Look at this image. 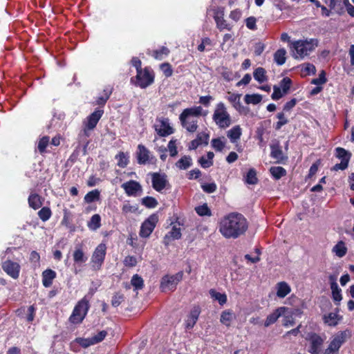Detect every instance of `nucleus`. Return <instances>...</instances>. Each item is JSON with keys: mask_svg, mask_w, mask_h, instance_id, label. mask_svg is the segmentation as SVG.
Returning a JSON list of instances; mask_svg holds the SVG:
<instances>
[{"mask_svg": "<svg viewBox=\"0 0 354 354\" xmlns=\"http://www.w3.org/2000/svg\"><path fill=\"white\" fill-rule=\"evenodd\" d=\"M248 229L247 219L243 214L236 212L225 216L218 224L219 232L225 239H236L245 234Z\"/></svg>", "mask_w": 354, "mask_h": 354, "instance_id": "nucleus-1", "label": "nucleus"}, {"mask_svg": "<svg viewBox=\"0 0 354 354\" xmlns=\"http://www.w3.org/2000/svg\"><path fill=\"white\" fill-rule=\"evenodd\" d=\"M207 114V111H203L201 106H195L185 109L179 115V120L182 127L189 133H194L198 129L197 118Z\"/></svg>", "mask_w": 354, "mask_h": 354, "instance_id": "nucleus-2", "label": "nucleus"}, {"mask_svg": "<svg viewBox=\"0 0 354 354\" xmlns=\"http://www.w3.org/2000/svg\"><path fill=\"white\" fill-rule=\"evenodd\" d=\"M317 46L316 39L298 40L292 43V57L295 59H304Z\"/></svg>", "mask_w": 354, "mask_h": 354, "instance_id": "nucleus-3", "label": "nucleus"}, {"mask_svg": "<svg viewBox=\"0 0 354 354\" xmlns=\"http://www.w3.org/2000/svg\"><path fill=\"white\" fill-rule=\"evenodd\" d=\"M212 119L219 128L225 129L230 126L231 117L223 102H219L216 104Z\"/></svg>", "mask_w": 354, "mask_h": 354, "instance_id": "nucleus-4", "label": "nucleus"}, {"mask_svg": "<svg viewBox=\"0 0 354 354\" xmlns=\"http://www.w3.org/2000/svg\"><path fill=\"white\" fill-rule=\"evenodd\" d=\"M89 307V299L85 296L75 305L69 321L73 324H80L86 317Z\"/></svg>", "mask_w": 354, "mask_h": 354, "instance_id": "nucleus-5", "label": "nucleus"}, {"mask_svg": "<svg viewBox=\"0 0 354 354\" xmlns=\"http://www.w3.org/2000/svg\"><path fill=\"white\" fill-rule=\"evenodd\" d=\"M183 272H178L173 275H165L161 279L160 288L162 292L174 291L178 283L183 279Z\"/></svg>", "mask_w": 354, "mask_h": 354, "instance_id": "nucleus-6", "label": "nucleus"}, {"mask_svg": "<svg viewBox=\"0 0 354 354\" xmlns=\"http://www.w3.org/2000/svg\"><path fill=\"white\" fill-rule=\"evenodd\" d=\"M136 78L135 85L141 88H145L153 84L154 81L153 72L150 68L145 67L137 73Z\"/></svg>", "mask_w": 354, "mask_h": 354, "instance_id": "nucleus-7", "label": "nucleus"}, {"mask_svg": "<svg viewBox=\"0 0 354 354\" xmlns=\"http://www.w3.org/2000/svg\"><path fill=\"white\" fill-rule=\"evenodd\" d=\"M335 156L341 160L340 163L335 164L331 169L333 171L345 170L351 158V153L342 147H337L335 149Z\"/></svg>", "mask_w": 354, "mask_h": 354, "instance_id": "nucleus-8", "label": "nucleus"}, {"mask_svg": "<svg viewBox=\"0 0 354 354\" xmlns=\"http://www.w3.org/2000/svg\"><path fill=\"white\" fill-rule=\"evenodd\" d=\"M106 247L104 243L99 244L91 257V266L93 270L97 271L100 270L102 263H104L106 255Z\"/></svg>", "mask_w": 354, "mask_h": 354, "instance_id": "nucleus-9", "label": "nucleus"}, {"mask_svg": "<svg viewBox=\"0 0 354 354\" xmlns=\"http://www.w3.org/2000/svg\"><path fill=\"white\" fill-rule=\"evenodd\" d=\"M214 19L215 20L216 28L220 30H232L233 25L228 23L224 18L225 8L223 7H216L213 9Z\"/></svg>", "mask_w": 354, "mask_h": 354, "instance_id": "nucleus-10", "label": "nucleus"}, {"mask_svg": "<svg viewBox=\"0 0 354 354\" xmlns=\"http://www.w3.org/2000/svg\"><path fill=\"white\" fill-rule=\"evenodd\" d=\"M346 338L345 331L338 333L331 340L324 354H338L340 347L346 342Z\"/></svg>", "mask_w": 354, "mask_h": 354, "instance_id": "nucleus-11", "label": "nucleus"}, {"mask_svg": "<svg viewBox=\"0 0 354 354\" xmlns=\"http://www.w3.org/2000/svg\"><path fill=\"white\" fill-rule=\"evenodd\" d=\"M158 221V216L156 214L150 215L141 225L140 236L143 238H147L153 231Z\"/></svg>", "mask_w": 354, "mask_h": 354, "instance_id": "nucleus-12", "label": "nucleus"}, {"mask_svg": "<svg viewBox=\"0 0 354 354\" xmlns=\"http://www.w3.org/2000/svg\"><path fill=\"white\" fill-rule=\"evenodd\" d=\"M104 113V111L102 109H96L94 112H93L91 115H89L86 120L84 122V133L86 136H89V131L93 130L100 118H102Z\"/></svg>", "mask_w": 354, "mask_h": 354, "instance_id": "nucleus-13", "label": "nucleus"}, {"mask_svg": "<svg viewBox=\"0 0 354 354\" xmlns=\"http://www.w3.org/2000/svg\"><path fill=\"white\" fill-rule=\"evenodd\" d=\"M149 174L151 176L152 187L156 191L161 192L169 185L167 176L165 174L154 172Z\"/></svg>", "mask_w": 354, "mask_h": 354, "instance_id": "nucleus-14", "label": "nucleus"}, {"mask_svg": "<svg viewBox=\"0 0 354 354\" xmlns=\"http://www.w3.org/2000/svg\"><path fill=\"white\" fill-rule=\"evenodd\" d=\"M306 339L310 342L309 352L311 354H319L324 339L319 335L315 333L308 334Z\"/></svg>", "mask_w": 354, "mask_h": 354, "instance_id": "nucleus-15", "label": "nucleus"}, {"mask_svg": "<svg viewBox=\"0 0 354 354\" xmlns=\"http://www.w3.org/2000/svg\"><path fill=\"white\" fill-rule=\"evenodd\" d=\"M121 187L129 196H137L142 192L141 185L133 180L123 183Z\"/></svg>", "mask_w": 354, "mask_h": 354, "instance_id": "nucleus-16", "label": "nucleus"}, {"mask_svg": "<svg viewBox=\"0 0 354 354\" xmlns=\"http://www.w3.org/2000/svg\"><path fill=\"white\" fill-rule=\"evenodd\" d=\"M159 124L155 126V130L161 137H165L174 133V129L170 126L168 118H160L158 120Z\"/></svg>", "mask_w": 354, "mask_h": 354, "instance_id": "nucleus-17", "label": "nucleus"}, {"mask_svg": "<svg viewBox=\"0 0 354 354\" xmlns=\"http://www.w3.org/2000/svg\"><path fill=\"white\" fill-rule=\"evenodd\" d=\"M2 269L9 276L16 279L19 276L21 267L18 263L7 260L2 263Z\"/></svg>", "mask_w": 354, "mask_h": 354, "instance_id": "nucleus-18", "label": "nucleus"}, {"mask_svg": "<svg viewBox=\"0 0 354 354\" xmlns=\"http://www.w3.org/2000/svg\"><path fill=\"white\" fill-rule=\"evenodd\" d=\"M339 309L336 308L335 312H332L323 315V322L329 326H336L342 319V316L338 314Z\"/></svg>", "mask_w": 354, "mask_h": 354, "instance_id": "nucleus-19", "label": "nucleus"}, {"mask_svg": "<svg viewBox=\"0 0 354 354\" xmlns=\"http://www.w3.org/2000/svg\"><path fill=\"white\" fill-rule=\"evenodd\" d=\"M270 156L276 160L277 163H281L284 160L287 159V157L283 155L281 147L279 142H276L270 145Z\"/></svg>", "mask_w": 354, "mask_h": 354, "instance_id": "nucleus-20", "label": "nucleus"}, {"mask_svg": "<svg viewBox=\"0 0 354 354\" xmlns=\"http://www.w3.org/2000/svg\"><path fill=\"white\" fill-rule=\"evenodd\" d=\"M150 151L142 145H138L136 151L137 162L139 165H145L149 160Z\"/></svg>", "mask_w": 354, "mask_h": 354, "instance_id": "nucleus-21", "label": "nucleus"}, {"mask_svg": "<svg viewBox=\"0 0 354 354\" xmlns=\"http://www.w3.org/2000/svg\"><path fill=\"white\" fill-rule=\"evenodd\" d=\"M201 313V308L198 306H194L188 315L186 320V328L187 329L192 328L196 324Z\"/></svg>", "mask_w": 354, "mask_h": 354, "instance_id": "nucleus-22", "label": "nucleus"}, {"mask_svg": "<svg viewBox=\"0 0 354 354\" xmlns=\"http://www.w3.org/2000/svg\"><path fill=\"white\" fill-rule=\"evenodd\" d=\"M286 310L287 308L286 307H280L277 308L272 313L267 317L264 323V326L268 327L275 323L279 317H281Z\"/></svg>", "mask_w": 354, "mask_h": 354, "instance_id": "nucleus-23", "label": "nucleus"}, {"mask_svg": "<svg viewBox=\"0 0 354 354\" xmlns=\"http://www.w3.org/2000/svg\"><path fill=\"white\" fill-rule=\"evenodd\" d=\"M56 277V272L51 270L47 269L42 272V284L44 287L48 288L50 287L53 280Z\"/></svg>", "mask_w": 354, "mask_h": 354, "instance_id": "nucleus-24", "label": "nucleus"}, {"mask_svg": "<svg viewBox=\"0 0 354 354\" xmlns=\"http://www.w3.org/2000/svg\"><path fill=\"white\" fill-rule=\"evenodd\" d=\"M235 317V315L232 310H225L221 314L220 322L225 326L229 327Z\"/></svg>", "mask_w": 354, "mask_h": 354, "instance_id": "nucleus-25", "label": "nucleus"}, {"mask_svg": "<svg viewBox=\"0 0 354 354\" xmlns=\"http://www.w3.org/2000/svg\"><path fill=\"white\" fill-rule=\"evenodd\" d=\"M277 295L279 298H284L291 290L290 286L284 281L277 284Z\"/></svg>", "mask_w": 354, "mask_h": 354, "instance_id": "nucleus-26", "label": "nucleus"}, {"mask_svg": "<svg viewBox=\"0 0 354 354\" xmlns=\"http://www.w3.org/2000/svg\"><path fill=\"white\" fill-rule=\"evenodd\" d=\"M28 204L30 207L37 209L42 206L41 198L37 194H31L28 197Z\"/></svg>", "mask_w": 354, "mask_h": 354, "instance_id": "nucleus-27", "label": "nucleus"}, {"mask_svg": "<svg viewBox=\"0 0 354 354\" xmlns=\"http://www.w3.org/2000/svg\"><path fill=\"white\" fill-rule=\"evenodd\" d=\"M332 252L339 258L344 257L347 252V248L345 243L340 241L332 249Z\"/></svg>", "mask_w": 354, "mask_h": 354, "instance_id": "nucleus-28", "label": "nucleus"}, {"mask_svg": "<svg viewBox=\"0 0 354 354\" xmlns=\"http://www.w3.org/2000/svg\"><path fill=\"white\" fill-rule=\"evenodd\" d=\"M286 50L284 48L277 50L274 54V61L279 65H283L286 60Z\"/></svg>", "mask_w": 354, "mask_h": 354, "instance_id": "nucleus-29", "label": "nucleus"}, {"mask_svg": "<svg viewBox=\"0 0 354 354\" xmlns=\"http://www.w3.org/2000/svg\"><path fill=\"white\" fill-rule=\"evenodd\" d=\"M115 159L118 160V165L121 168L126 167L129 162V154L122 151L115 156Z\"/></svg>", "mask_w": 354, "mask_h": 354, "instance_id": "nucleus-30", "label": "nucleus"}, {"mask_svg": "<svg viewBox=\"0 0 354 354\" xmlns=\"http://www.w3.org/2000/svg\"><path fill=\"white\" fill-rule=\"evenodd\" d=\"M192 165V160L189 156H183L176 162V166L180 169H187Z\"/></svg>", "mask_w": 354, "mask_h": 354, "instance_id": "nucleus-31", "label": "nucleus"}, {"mask_svg": "<svg viewBox=\"0 0 354 354\" xmlns=\"http://www.w3.org/2000/svg\"><path fill=\"white\" fill-rule=\"evenodd\" d=\"M103 93H104L102 95L97 97L96 98V104L104 106L106 104V101L108 100L111 94L112 93V88L109 86L106 87L104 89Z\"/></svg>", "mask_w": 354, "mask_h": 354, "instance_id": "nucleus-32", "label": "nucleus"}, {"mask_svg": "<svg viewBox=\"0 0 354 354\" xmlns=\"http://www.w3.org/2000/svg\"><path fill=\"white\" fill-rule=\"evenodd\" d=\"M241 136V129L237 125L227 131V136L232 142H235Z\"/></svg>", "mask_w": 354, "mask_h": 354, "instance_id": "nucleus-33", "label": "nucleus"}, {"mask_svg": "<svg viewBox=\"0 0 354 354\" xmlns=\"http://www.w3.org/2000/svg\"><path fill=\"white\" fill-rule=\"evenodd\" d=\"M88 227L91 230H97L101 226V217L99 214H96L91 216L90 221L88 222Z\"/></svg>", "mask_w": 354, "mask_h": 354, "instance_id": "nucleus-34", "label": "nucleus"}, {"mask_svg": "<svg viewBox=\"0 0 354 354\" xmlns=\"http://www.w3.org/2000/svg\"><path fill=\"white\" fill-rule=\"evenodd\" d=\"M254 78L259 83H263L267 81L266 71L262 67L256 68L253 73Z\"/></svg>", "mask_w": 354, "mask_h": 354, "instance_id": "nucleus-35", "label": "nucleus"}, {"mask_svg": "<svg viewBox=\"0 0 354 354\" xmlns=\"http://www.w3.org/2000/svg\"><path fill=\"white\" fill-rule=\"evenodd\" d=\"M73 259L76 263H83L86 261L87 257L81 248H76L73 253Z\"/></svg>", "mask_w": 354, "mask_h": 354, "instance_id": "nucleus-36", "label": "nucleus"}, {"mask_svg": "<svg viewBox=\"0 0 354 354\" xmlns=\"http://www.w3.org/2000/svg\"><path fill=\"white\" fill-rule=\"evenodd\" d=\"M138 210V205L137 204L132 205L129 201H125L122 207V212L124 215L136 213Z\"/></svg>", "mask_w": 354, "mask_h": 354, "instance_id": "nucleus-37", "label": "nucleus"}, {"mask_svg": "<svg viewBox=\"0 0 354 354\" xmlns=\"http://www.w3.org/2000/svg\"><path fill=\"white\" fill-rule=\"evenodd\" d=\"M241 95L240 94H236V93H229V95L227 97V99L230 102H231L233 105V106L236 110H240L242 107L241 103L240 101Z\"/></svg>", "mask_w": 354, "mask_h": 354, "instance_id": "nucleus-38", "label": "nucleus"}, {"mask_svg": "<svg viewBox=\"0 0 354 354\" xmlns=\"http://www.w3.org/2000/svg\"><path fill=\"white\" fill-rule=\"evenodd\" d=\"M244 100L246 104L256 105L260 103L262 100V96L260 94H247L244 97Z\"/></svg>", "mask_w": 354, "mask_h": 354, "instance_id": "nucleus-39", "label": "nucleus"}, {"mask_svg": "<svg viewBox=\"0 0 354 354\" xmlns=\"http://www.w3.org/2000/svg\"><path fill=\"white\" fill-rule=\"evenodd\" d=\"M270 174L277 180L280 179L281 177L286 176V171L282 167H271L270 169Z\"/></svg>", "mask_w": 354, "mask_h": 354, "instance_id": "nucleus-40", "label": "nucleus"}, {"mask_svg": "<svg viewBox=\"0 0 354 354\" xmlns=\"http://www.w3.org/2000/svg\"><path fill=\"white\" fill-rule=\"evenodd\" d=\"M181 237L180 228L174 225L171 230L165 236V240H169L170 239L175 240L179 239Z\"/></svg>", "mask_w": 354, "mask_h": 354, "instance_id": "nucleus-41", "label": "nucleus"}, {"mask_svg": "<svg viewBox=\"0 0 354 354\" xmlns=\"http://www.w3.org/2000/svg\"><path fill=\"white\" fill-rule=\"evenodd\" d=\"M245 181L249 185H255L258 182L257 171L254 169H250L245 177Z\"/></svg>", "mask_w": 354, "mask_h": 354, "instance_id": "nucleus-42", "label": "nucleus"}, {"mask_svg": "<svg viewBox=\"0 0 354 354\" xmlns=\"http://www.w3.org/2000/svg\"><path fill=\"white\" fill-rule=\"evenodd\" d=\"M100 192L97 189H94L87 193L84 196V201L86 203H91L100 199Z\"/></svg>", "mask_w": 354, "mask_h": 354, "instance_id": "nucleus-43", "label": "nucleus"}, {"mask_svg": "<svg viewBox=\"0 0 354 354\" xmlns=\"http://www.w3.org/2000/svg\"><path fill=\"white\" fill-rule=\"evenodd\" d=\"M209 294L212 298L215 300H217L220 305H223L227 302V295L225 294H223L218 292H216L214 290H210Z\"/></svg>", "mask_w": 354, "mask_h": 354, "instance_id": "nucleus-44", "label": "nucleus"}, {"mask_svg": "<svg viewBox=\"0 0 354 354\" xmlns=\"http://www.w3.org/2000/svg\"><path fill=\"white\" fill-rule=\"evenodd\" d=\"M332 290L333 299L335 301H337L338 303L342 299L341 289L339 288L337 283H333V286L330 287Z\"/></svg>", "mask_w": 354, "mask_h": 354, "instance_id": "nucleus-45", "label": "nucleus"}, {"mask_svg": "<svg viewBox=\"0 0 354 354\" xmlns=\"http://www.w3.org/2000/svg\"><path fill=\"white\" fill-rule=\"evenodd\" d=\"M51 215L52 212L48 207H44L38 212V216L44 222L47 221L51 217Z\"/></svg>", "mask_w": 354, "mask_h": 354, "instance_id": "nucleus-46", "label": "nucleus"}, {"mask_svg": "<svg viewBox=\"0 0 354 354\" xmlns=\"http://www.w3.org/2000/svg\"><path fill=\"white\" fill-rule=\"evenodd\" d=\"M225 138H214L211 141L212 147L217 151H221L225 147Z\"/></svg>", "mask_w": 354, "mask_h": 354, "instance_id": "nucleus-47", "label": "nucleus"}, {"mask_svg": "<svg viewBox=\"0 0 354 354\" xmlns=\"http://www.w3.org/2000/svg\"><path fill=\"white\" fill-rule=\"evenodd\" d=\"M169 50L165 46L161 47L159 50L153 51L152 56L156 59H162L165 56L168 55Z\"/></svg>", "mask_w": 354, "mask_h": 354, "instance_id": "nucleus-48", "label": "nucleus"}, {"mask_svg": "<svg viewBox=\"0 0 354 354\" xmlns=\"http://www.w3.org/2000/svg\"><path fill=\"white\" fill-rule=\"evenodd\" d=\"M142 204L148 208H154L158 205L157 200L151 196H146L142 199Z\"/></svg>", "mask_w": 354, "mask_h": 354, "instance_id": "nucleus-49", "label": "nucleus"}, {"mask_svg": "<svg viewBox=\"0 0 354 354\" xmlns=\"http://www.w3.org/2000/svg\"><path fill=\"white\" fill-rule=\"evenodd\" d=\"M195 211L199 216H211V211L206 203L198 206L195 208Z\"/></svg>", "mask_w": 354, "mask_h": 354, "instance_id": "nucleus-50", "label": "nucleus"}, {"mask_svg": "<svg viewBox=\"0 0 354 354\" xmlns=\"http://www.w3.org/2000/svg\"><path fill=\"white\" fill-rule=\"evenodd\" d=\"M49 137L44 136L38 142L37 149L40 153H43L46 151V147L49 143Z\"/></svg>", "mask_w": 354, "mask_h": 354, "instance_id": "nucleus-51", "label": "nucleus"}, {"mask_svg": "<svg viewBox=\"0 0 354 354\" xmlns=\"http://www.w3.org/2000/svg\"><path fill=\"white\" fill-rule=\"evenodd\" d=\"M301 71L305 75H314L316 73V68L313 64L306 63L302 65Z\"/></svg>", "mask_w": 354, "mask_h": 354, "instance_id": "nucleus-52", "label": "nucleus"}, {"mask_svg": "<svg viewBox=\"0 0 354 354\" xmlns=\"http://www.w3.org/2000/svg\"><path fill=\"white\" fill-rule=\"evenodd\" d=\"M277 118L279 119V121L276 123L274 128L276 130H279L282 126L286 124L288 122V120L285 117L283 113H278Z\"/></svg>", "mask_w": 354, "mask_h": 354, "instance_id": "nucleus-53", "label": "nucleus"}, {"mask_svg": "<svg viewBox=\"0 0 354 354\" xmlns=\"http://www.w3.org/2000/svg\"><path fill=\"white\" fill-rule=\"evenodd\" d=\"M292 84V80L288 77H283L280 82V87L283 93H287Z\"/></svg>", "mask_w": 354, "mask_h": 354, "instance_id": "nucleus-54", "label": "nucleus"}, {"mask_svg": "<svg viewBox=\"0 0 354 354\" xmlns=\"http://www.w3.org/2000/svg\"><path fill=\"white\" fill-rule=\"evenodd\" d=\"M131 283L136 289H142L144 285L143 279L138 274H134L132 277Z\"/></svg>", "mask_w": 354, "mask_h": 354, "instance_id": "nucleus-55", "label": "nucleus"}, {"mask_svg": "<svg viewBox=\"0 0 354 354\" xmlns=\"http://www.w3.org/2000/svg\"><path fill=\"white\" fill-rule=\"evenodd\" d=\"M326 81V73L324 71H322L317 78L312 80L311 84L319 86L325 84Z\"/></svg>", "mask_w": 354, "mask_h": 354, "instance_id": "nucleus-56", "label": "nucleus"}, {"mask_svg": "<svg viewBox=\"0 0 354 354\" xmlns=\"http://www.w3.org/2000/svg\"><path fill=\"white\" fill-rule=\"evenodd\" d=\"M202 189L208 194H212L216 192L217 186L215 183H204L201 185Z\"/></svg>", "mask_w": 354, "mask_h": 354, "instance_id": "nucleus-57", "label": "nucleus"}, {"mask_svg": "<svg viewBox=\"0 0 354 354\" xmlns=\"http://www.w3.org/2000/svg\"><path fill=\"white\" fill-rule=\"evenodd\" d=\"M138 263L136 257L133 256H127L124 258L123 263L126 267L133 268L136 266Z\"/></svg>", "mask_w": 354, "mask_h": 354, "instance_id": "nucleus-58", "label": "nucleus"}, {"mask_svg": "<svg viewBox=\"0 0 354 354\" xmlns=\"http://www.w3.org/2000/svg\"><path fill=\"white\" fill-rule=\"evenodd\" d=\"M176 142V140H171L167 145L168 151H169V154L171 157H175L178 154Z\"/></svg>", "mask_w": 354, "mask_h": 354, "instance_id": "nucleus-59", "label": "nucleus"}, {"mask_svg": "<svg viewBox=\"0 0 354 354\" xmlns=\"http://www.w3.org/2000/svg\"><path fill=\"white\" fill-rule=\"evenodd\" d=\"M242 16V11L240 9H235L232 10L229 15L230 19L234 21L235 23L239 21Z\"/></svg>", "mask_w": 354, "mask_h": 354, "instance_id": "nucleus-60", "label": "nucleus"}, {"mask_svg": "<svg viewBox=\"0 0 354 354\" xmlns=\"http://www.w3.org/2000/svg\"><path fill=\"white\" fill-rule=\"evenodd\" d=\"M257 19L254 17H250L245 19V25L247 28L252 30H257Z\"/></svg>", "mask_w": 354, "mask_h": 354, "instance_id": "nucleus-61", "label": "nucleus"}, {"mask_svg": "<svg viewBox=\"0 0 354 354\" xmlns=\"http://www.w3.org/2000/svg\"><path fill=\"white\" fill-rule=\"evenodd\" d=\"M160 69L166 77L171 76L173 70L169 63H163L160 65Z\"/></svg>", "mask_w": 354, "mask_h": 354, "instance_id": "nucleus-62", "label": "nucleus"}, {"mask_svg": "<svg viewBox=\"0 0 354 354\" xmlns=\"http://www.w3.org/2000/svg\"><path fill=\"white\" fill-rule=\"evenodd\" d=\"M123 300V295L117 293L112 297L111 304L113 306L117 307L122 302Z\"/></svg>", "mask_w": 354, "mask_h": 354, "instance_id": "nucleus-63", "label": "nucleus"}, {"mask_svg": "<svg viewBox=\"0 0 354 354\" xmlns=\"http://www.w3.org/2000/svg\"><path fill=\"white\" fill-rule=\"evenodd\" d=\"M107 333L105 330L99 332L97 335L92 337L94 344L102 342L106 336Z\"/></svg>", "mask_w": 354, "mask_h": 354, "instance_id": "nucleus-64", "label": "nucleus"}]
</instances>
